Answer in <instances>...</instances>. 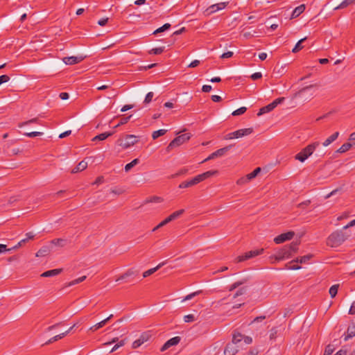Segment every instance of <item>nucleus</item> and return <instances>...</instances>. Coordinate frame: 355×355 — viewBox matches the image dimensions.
<instances>
[{
	"label": "nucleus",
	"mask_w": 355,
	"mask_h": 355,
	"mask_svg": "<svg viewBox=\"0 0 355 355\" xmlns=\"http://www.w3.org/2000/svg\"><path fill=\"white\" fill-rule=\"evenodd\" d=\"M350 234L343 232V230L333 232L327 239V245L331 248H337L341 245L349 237Z\"/></svg>",
	"instance_id": "nucleus-1"
},
{
	"label": "nucleus",
	"mask_w": 355,
	"mask_h": 355,
	"mask_svg": "<svg viewBox=\"0 0 355 355\" xmlns=\"http://www.w3.org/2000/svg\"><path fill=\"white\" fill-rule=\"evenodd\" d=\"M217 173H218V171H216V170L208 171L202 174L196 175V177H194L193 178H192L191 180H190L189 181L182 182V183L180 184L179 188L184 189V188L193 187V186L205 180L206 179H207L214 175H216Z\"/></svg>",
	"instance_id": "nucleus-2"
},
{
	"label": "nucleus",
	"mask_w": 355,
	"mask_h": 355,
	"mask_svg": "<svg viewBox=\"0 0 355 355\" xmlns=\"http://www.w3.org/2000/svg\"><path fill=\"white\" fill-rule=\"evenodd\" d=\"M320 146V143L318 141L313 142L305 148L301 150L300 153L295 155V159L300 161V162H304L307 158H309L315 151V150Z\"/></svg>",
	"instance_id": "nucleus-3"
},
{
	"label": "nucleus",
	"mask_w": 355,
	"mask_h": 355,
	"mask_svg": "<svg viewBox=\"0 0 355 355\" xmlns=\"http://www.w3.org/2000/svg\"><path fill=\"white\" fill-rule=\"evenodd\" d=\"M138 137L134 135H125L117 140V144L123 149H127L138 142Z\"/></svg>",
	"instance_id": "nucleus-4"
},
{
	"label": "nucleus",
	"mask_w": 355,
	"mask_h": 355,
	"mask_svg": "<svg viewBox=\"0 0 355 355\" xmlns=\"http://www.w3.org/2000/svg\"><path fill=\"white\" fill-rule=\"evenodd\" d=\"M190 138H191V135H190V134H188V133L183 134V135H181L177 137H175L168 145V146L166 148V150L167 151L171 150L173 148L178 147V146L182 145V144H184V142L187 141L188 140H189Z\"/></svg>",
	"instance_id": "nucleus-5"
},
{
	"label": "nucleus",
	"mask_w": 355,
	"mask_h": 355,
	"mask_svg": "<svg viewBox=\"0 0 355 355\" xmlns=\"http://www.w3.org/2000/svg\"><path fill=\"white\" fill-rule=\"evenodd\" d=\"M284 100H285L284 97H280V98H276L271 103L260 108L259 112L257 113V115L261 116L263 114L268 113V112L272 111L279 104H281L282 103H283L284 101Z\"/></svg>",
	"instance_id": "nucleus-6"
},
{
	"label": "nucleus",
	"mask_w": 355,
	"mask_h": 355,
	"mask_svg": "<svg viewBox=\"0 0 355 355\" xmlns=\"http://www.w3.org/2000/svg\"><path fill=\"white\" fill-rule=\"evenodd\" d=\"M292 257L290 250L287 245L284 246L280 249L274 257H270V259H275V261H279L283 259H289Z\"/></svg>",
	"instance_id": "nucleus-7"
},
{
	"label": "nucleus",
	"mask_w": 355,
	"mask_h": 355,
	"mask_svg": "<svg viewBox=\"0 0 355 355\" xmlns=\"http://www.w3.org/2000/svg\"><path fill=\"white\" fill-rule=\"evenodd\" d=\"M264 251L263 248L250 250L245 252L244 254L237 257L236 262H241L247 259H251L259 254H261Z\"/></svg>",
	"instance_id": "nucleus-8"
},
{
	"label": "nucleus",
	"mask_w": 355,
	"mask_h": 355,
	"mask_svg": "<svg viewBox=\"0 0 355 355\" xmlns=\"http://www.w3.org/2000/svg\"><path fill=\"white\" fill-rule=\"evenodd\" d=\"M234 145L232 144H230L229 146H227L224 148H220L217 150H216L215 152L212 153L211 154H210L205 159H204L202 162H207L209 160H211V159H215L216 157H222L223 155H225V153L230 150L232 147H233Z\"/></svg>",
	"instance_id": "nucleus-9"
},
{
	"label": "nucleus",
	"mask_w": 355,
	"mask_h": 355,
	"mask_svg": "<svg viewBox=\"0 0 355 355\" xmlns=\"http://www.w3.org/2000/svg\"><path fill=\"white\" fill-rule=\"evenodd\" d=\"M229 1H224L218 3H215L209 6L205 11L207 15H210L217 11L221 10L226 8L229 4Z\"/></svg>",
	"instance_id": "nucleus-10"
},
{
	"label": "nucleus",
	"mask_w": 355,
	"mask_h": 355,
	"mask_svg": "<svg viewBox=\"0 0 355 355\" xmlns=\"http://www.w3.org/2000/svg\"><path fill=\"white\" fill-rule=\"evenodd\" d=\"M294 232L290 231L286 233L281 234L274 239V241L277 244L282 243L286 241L291 240L294 236Z\"/></svg>",
	"instance_id": "nucleus-11"
},
{
	"label": "nucleus",
	"mask_w": 355,
	"mask_h": 355,
	"mask_svg": "<svg viewBox=\"0 0 355 355\" xmlns=\"http://www.w3.org/2000/svg\"><path fill=\"white\" fill-rule=\"evenodd\" d=\"M150 336H151V335L149 332L142 333L141 334L140 337L137 340H136L133 342L132 348L133 349L138 348L142 344L147 342L150 339Z\"/></svg>",
	"instance_id": "nucleus-12"
},
{
	"label": "nucleus",
	"mask_w": 355,
	"mask_h": 355,
	"mask_svg": "<svg viewBox=\"0 0 355 355\" xmlns=\"http://www.w3.org/2000/svg\"><path fill=\"white\" fill-rule=\"evenodd\" d=\"M181 338L180 336L173 337L167 340L164 345L161 347V352H164L172 346L177 345L180 342Z\"/></svg>",
	"instance_id": "nucleus-13"
},
{
	"label": "nucleus",
	"mask_w": 355,
	"mask_h": 355,
	"mask_svg": "<svg viewBox=\"0 0 355 355\" xmlns=\"http://www.w3.org/2000/svg\"><path fill=\"white\" fill-rule=\"evenodd\" d=\"M85 57V56H69V57H64L62 59V61L66 64L69 65L75 64L77 63L80 62L84 60Z\"/></svg>",
	"instance_id": "nucleus-14"
},
{
	"label": "nucleus",
	"mask_w": 355,
	"mask_h": 355,
	"mask_svg": "<svg viewBox=\"0 0 355 355\" xmlns=\"http://www.w3.org/2000/svg\"><path fill=\"white\" fill-rule=\"evenodd\" d=\"M254 132L253 128H248L236 130L234 132V139L250 135Z\"/></svg>",
	"instance_id": "nucleus-15"
},
{
	"label": "nucleus",
	"mask_w": 355,
	"mask_h": 355,
	"mask_svg": "<svg viewBox=\"0 0 355 355\" xmlns=\"http://www.w3.org/2000/svg\"><path fill=\"white\" fill-rule=\"evenodd\" d=\"M238 347L234 343H228L224 349L225 355H235L238 353Z\"/></svg>",
	"instance_id": "nucleus-16"
},
{
	"label": "nucleus",
	"mask_w": 355,
	"mask_h": 355,
	"mask_svg": "<svg viewBox=\"0 0 355 355\" xmlns=\"http://www.w3.org/2000/svg\"><path fill=\"white\" fill-rule=\"evenodd\" d=\"M354 336H355V323L352 322L347 328V334L345 335L344 340L347 341Z\"/></svg>",
	"instance_id": "nucleus-17"
},
{
	"label": "nucleus",
	"mask_w": 355,
	"mask_h": 355,
	"mask_svg": "<svg viewBox=\"0 0 355 355\" xmlns=\"http://www.w3.org/2000/svg\"><path fill=\"white\" fill-rule=\"evenodd\" d=\"M305 5L302 4L297 7H296L291 14V19H294L300 16L304 10H305Z\"/></svg>",
	"instance_id": "nucleus-18"
},
{
	"label": "nucleus",
	"mask_w": 355,
	"mask_h": 355,
	"mask_svg": "<svg viewBox=\"0 0 355 355\" xmlns=\"http://www.w3.org/2000/svg\"><path fill=\"white\" fill-rule=\"evenodd\" d=\"M62 269H61V268H56V269L47 270V271L43 272L41 275V276L43 277L56 276V275H59L62 272Z\"/></svg>",
	"instance_id": "nucleus-19"
},
{
	"label": "nucleus",
	"mask_w": 355,
	"mask_h": 355,
	"mask_svg": "<svg viewBox=\"0 0 355 355\" xmlns=\"http://www.w3.org/2000/svg\"><path fill=\"white\" fill-rule=\"evenodd\" d=\"M87 167V162L83 160L78 163V164L72 169L71 173H76L85 170Z\"/></svg>",
	"instance_id": "nucleus-20"
},
{
	"label": "nucleus",
	"mask_w": 355,
	"mask_h": 355,
	"mask_svg": "<svg viewBox=\"0 0 355 355\" xmlns=\"http://www.w3.org/2000/svg\"><path fill=\"white\" fill-rule=\"evenodd\" d=\"M299 263V259H293L287 264H286V267L288 270H298L300 269L301 267L297 264Z\"/></svg>",
	"instance_id": "nucleus-21"
},
{
	"label": "nucleus",
	"mask_w": 355,
	"mask_h": 355,
	"mask_svg": "<svg viewBox=\"0 0 355 355\" xmlns=\"http://www.w3.org/2000/svg\"><path fill=\"white\" fill-rule=\"evenodd\" d=\"M164 263L162 262V263H159L156 267L153 268H150L146 271H145L144 273H143V277L144 278H146L151 275H153L154 272H155L157 270H159L162 266H164Z\"/></svg>",
	"instance_id": "nucleus-22"
},
{
	"label": "nucleus",
	"mask_w": 355,
	"mask_h": 355,
	"mask_svg": "<svg viewBox=\"0 0 355 355\" xmlns=\"http://www.w3.org/2000/svg\"><path fill=\"white\" fill-rule=\"evenodd\" d=\"M339 136V132H336L333 135H331L330 137H329L323 143L322 145L324 146H327L330 145L332 142H334Z\"/></svg>",
	"instance_id": "nucleus-23"
},
{
	"label": "nucleus",
	"mask_w": 355,
	"mask_h": 355,
	"mask_svg": "<svg viewBox=\"0 0 355 355\" xmlns=\"http://www.w3.org/2000/svg\"><path fill=\"white\" fill-rule=\"evenodd\" d=\"M306 37L301 39L300 40H299L297 44H295V46H294V48L292 50V52L294 53H297L298 51H300V50H302L303 48H304V46L302 45V43L306 40Z\"/></svg>",
	"instance_id": "nucleus-24"
},
{
	"label": "nucleus",
	"mask_w": 355,
	"mask_h": 355,
	"mask_svg": "<svg viewBox=\"0 0 355 355\" xmlns=\"http://www.w3.org/2000/svg\"><path fill=\"white\" fill-rule=\"evenodd\" d=\"M354 3L355 0H344L338 6L335 8V10L343 9Z\"/></svg>",
	"instance_id": "nucleus-25"
},
{
	"label": "nucleus",
	"mask_w": 355,
	"mask_h": 355,
	"mask_svg": "<svg viewBox=\"0 0 355 355\" xmlns=\"http://www.w3.org/2000/svg\"><path fill=\"white\" fill-rule=\"evenodd\" d=\"M352 144L345 143L336 150V153H344L348 151L352 148Z\"/></svg>",
	"instance_id": "nucleus-26"
},
{
	"label": "nucleus",
	"mask_w": 355,
	"mask_h": 355,
	"mask_svg": "<svg viewBox=\"0 0 355 355\" xmlns=\"http://www.w3.org/2000/svg\"><path fill=\"white\" fill-rule=\"evenodd\" d=\"M113 135V132H103L101 134H99L98 135H96L93 138V141L98 140V141H103L106 139L108 137Z\"/></svg>",
	"instance_id": "nucleus-27"
},
{
	"label": "nucleus",
	"mask_w": 355,
	"mask_h": 355,
	"mask_svg": "<svg viewBox=\"0 0 355 355\" xmlns=\"http://www.w3.org/2000/svg\"><path fill=\"white\" fill-rule=\"evenodd\" d=\"M139 163V159H137V158L134 159L131 162L127 164L125 166V172L130 171L132 167H134L135 166H136Z\"/></svg>",
	"instance_id": "nucleus-28"
},
{
	"label": "nucleus",
	"mask_w": 355,
	"mask_h": 355,
	"mask_svg": "<svg viewBox=\"0 0 355 355\" xmlns=\"http://www.w3.org/2000/svg\"><path fill=\"white\" fill-rule=\"evenodd\" d=\"M167 130L164 129H160L156 131H154L152 134V137L153 139H157L158 137L164 135L166 133Z\"/></svg>",
	"instance_id": "nucleus-29"
},
{
	"label": "nucleus",
	"mask_w": 355,
	"mask_h": 355,
	"mask_svg": "<svg viewBox=\"0 0 355 355\" xmlns=\"http://www.w3.org/2000/svg\"><path fill=\"white\" fill-rule=\"evenodd\" d=\"M298 245L299 243L297 242H292L289 245H287L292 256L297 252L298 250Z\"/></svg>",
	"instance_id": "nucleus-30"
},
{
	"label": "nucleus",
	"mask_w": 355,
	"mask_h": 355,
	"mask_svg": "<svg viewBox=\"0 0 355 355\" xmlns=\"http://www.w3.org/2000/svg\"><path fill=\"white\" fill-rule=\"evenodd\" d=\"M31 123H37V124H40L39 123V120L37 118H33V119H31L28 121H24V122H21L20 123L18 124V127L19 128H21L24 125H29V124H31Z\"/></svg>",
	"instance_id": "nucleus-31"
},
{
	"label": "nucleus",
	"mask_w": 355,
	"mask_h": 355,
	"mask_svg": "<svg viewBox=\"0 0 355 355\" xmlns=\"http://www.w3.org/2000/svg\"><path fill=\"white\" fill-rule=\"evenodd\" d=\"M338 287L339 284H334L330 287L329 293L332 298L335 297L337 295Z\"/></svg>",
	"instance_id": "nucleus-32"
},
{
	"label": "nucleus",
	"mask_w": 355,
	"mask_h": 355,
	"mask_svg": "<svg viewBox=\"0 0 355 355\" xmlns=\"http://www.w3.org/2000/svg\"><path fill=\"white\" fill-rule=\"evenodd\" d=\"M165 47L161 46L157 48H153L148 51L149 54L159 55L164 51Z\"/></svg>",
	"instance_id": "nucleus-33"
},
{
	"label": "nucleus",
	"mask_w": 355,
	"mask_h": 355,
	"mask_svg": "<svg viewBox=\"0 0 355 355\" xmlns=\"http://www.w3.org/2000/svg\"><path fill=\"white\" fill-rule=\"evenodd\" d=\"M51 243L60 247H64L67 241L63 239H55L51 241Z\"/></svg>",
	"instance_id": "nucleus-34"
},
{
	"label": "nucleus",
	"mask_w": 355,
	"mask_h": 355,
	"mask_svg": "<svg viewBox=\"0 0 355 355\" xmlns=\"http://www.w3.org/2000/svg\"><path fill=\"white\" fill-rule=\"evenodd\" d=\"M261 168L257 167L252 172L248 173L247 176L248 177L249 180H251L253 178H256L257 175L260 173Z\"/></svg>",
	"instance_id": "nucleus-35"
},
{
	"label": "nucleus",
	"mask_w": 355,
	"mask_h": 355,
	"mask_svg": "<svg viewBox=\"0 0 355 355\" xmlns=\"http://www.w3.org/2000/svg\"><path fill=\"white\" fill-rule=\"evenodd\" d=\"M87 278V277L85 275L84 276H82L80 277H78L71 282H70L69 284H68V286H73V285H76V284H78L79 283H81L83 282L85 279Z\"/></svg>",
	"instance_id": "nucleus-36"
},
{
	"label": "nucleus",
	"mask_w": 355,
	"mask_h": 355,
	"mask_svg": "<svg viewBox=\"0 0 355 355\" xmlns=\"http://www.w3.org/2000/svg\"><path fill=\"white\" fill-rule=\"evenodd\" d=\"M170 27H171V24L166 23V24H164L162 26H161L159 28H157V30H155L153 32V34L156 35V34H157L159 33L163 32V31H164L166 30H168Z\"/></svg>",
	"instance_id": "nucleus-37"
},
{
	"label": "nucleus",
	"mask_w": 355,
	"mask_h": 355,
	"mask_svg": "<svg viewBox=\"0 0 355 355\" xmlns=\"http://www.w3.org/2000/svg\"><path fill=\"white\" fill-rule=\"evenodd\" d=\"M242 337L243 336L240 333L234 334L233 335L232 341L231 343H234V345H236L238 343L241 341Z\"/></svg>",
	"instance_id": "nucleus-38"
},
{
	"label": "nucleus",
	"mask_w": 355,
	"mask_h": 355,
	"mask_svg": "<svg viewBox=\"0 0 355 355\" xmlns=\"http://www.w3.org/2000/svg\"><path fill=\"white\" fill-rule=\"evenodd\" d=\"M184 212V209H180V210L175 211L170 215V217L171 218L172 220H174L176 218H178L179 216H180Z\"/></svg>",
	"instance_id": "nucleus-39"
},
{
	"label": "nucleus",
	"mask_w": 355,
	"mask_h": 355,
	"mask_svg": "<svg viewBox=\"0 0 355 355\" xmlns=\"http://www.w3.org/2000/svg\"><path fill=\"white\" fill-rule=\"evenodd\" d=\"M136 275V272L135 271H134L133 270H129L125 274H123L119 278H118L116 279V281H119L121 279H123L126 278L127 277L132 276V275Z\"/></svg>",
	"instance_id": "nucleus-40"
},
{
	"label": "nucleus",
	"mask_w": 355,
	"mask_h": 355,
	"mask_svg": "<svg viewBox=\"0 0 355 355\" xmlns=\"http://www.w3.org/2000/svg\"><path fill=\"white\" fill-rule=\"evenodd\" d=\"M245 282V280H243V281H238V282H234L233 284H232L230 288H229V291H234V289H236V288H238L239 286H240L241 285L243 284Z\"/></svg>",
	"instance_id": "nucleus-41"
},
{
	"label": "nucleus",
	"mask_w": 355,
	"mask_h": 355,
	"mask_svg": "<svg viewBox=\"0 0 355 355\" xmlns=\"http://www.w3.org/2000/svg\"><path fill=\"white\" fill-rule=\"evenodd\" d=\"M246 110H247V108L245 107H241L234 110L232 114L233 116H239V115L244 114L246 112Z\"/></svg>",
	"instance_id": "nucleus-42"
},
{
	"label": "nucleus",
	"mask_w": 355,
	"mask_h": 355,
	"mask_svg": "<svg viewBox=\"0 0 355 355\" xmlns=\"http://www.w3.org/2000/svg\"><path fill=\"white\" fill-rule=\"evenodd\" d=\"M311 258H312V255L311 254H307V255H305V256H302V257L298 258L299 259V263H306Z\"/></svg>",
	"instance_id": "nucleus-43"
},
{
	"label": "nucleus",
	"mask_w": 355,
	"mask_h": 355,
	"mask_svg": "<svg viewBox=\"0 0 355 355\" xmlns=\"http://www.w3.org/2000/svg\"><path fill=\"white\" fill-rule=\"evenodd\" d=\"M250 181L247 175H245V177H242L241 178H239L237 181H236V184L238 185H243V184H246L247 182H248Z\"/></svg>",
	"instance_id": "nucleus-44"
},
{
	"label": "nucleus",
	"mask_w": 355,
	"mask_h": 355,
	"mask_svg": "<svg viewBox=\"0 0 355 355\" xmlns=\"http://www.w3.org/2000/svg\"><path fill=\"white\" fill-rule=\"evenodd\" d=\"M43 135V132H26L24 133V135L28 137H37V136H41Z\"/></svg>",
	"instance_id": "nucleus-45"
},
{
	"label": "nucleus",
	"mask_w": 355,
	"mask_h": 355,
	"mask_svg": "<svg viewBox=\"0 0 355 355\" xmlns=\"http://www.w3.org/2000/svg\"><path fill=\"white\" fill-rule=\"evenodd\" d=\"M153 96H154L153 92H148L145 97L144 103L146 104L150 103Z\"/></svg>",
	"instance_id": "nucleus-46"
},
{
	"label": "nucleus",
	"mask_w": 355,
	"mask_h": 355,
	"mask_svg": "<svg viewBox=\"0 0 355 355\" xmlns=\"http://www.w3.org/2000/svg\"><path fill=\"white\" fill-rule=\"evenodd\" d=\"M103 326H105V322H103L102 321H101V322H98L97 324H94V326L91 327L89 329L92 331H95L97 329L103 327Z\"/></svg>",
	"instance_id": "nucleus-47"
},
{
	"label": "nucleus",
	"mask_w": 355,
	"mask_h": 355,
	"mask_svg": "<svg viewBox=\"0 0 355 355\" xmlns=\"http://www.w3.org/2000/svg\"><path fill=\"white\" fill-rule=\"evenodd\" d=\"M188 171H189L188 168H182L180 170H179L176 173L173 175V178H175V177H178V176H180V175H184V174L187 173Z\"/></svg>",
	"instance_id": "nucleus-48"
},
{
	"label": "nucleus",
	"mask_w": 355,
	"mask_h": 355,
	"mask_svg": "<svg viewBox=\"0 0 355 355\" xmlns=\"http://www.w3.org/2000/svg\"><path fill=\"white\" fill-rule=\"evenodd\" d=\"M132 117V115H130V116H123L119 122L118 123V125H124L125 123H127L129 120L130 119V118Z\"/></svg>",
	"instance_id": "nucleus-49"
},
{
	"label": "nucleus",
	"mask_w": 355,
	"mask_h": 355,
	"mask_svg": "<svg viewBox=\"0 0 355 355\" xmlns=\"http://www.w3.org/2000/svg\"><path fill=\"white\" fill-rule=\"evenodd\" d=\"M48 251H49V250H48L47 248H42V249L38 250V252L36 254V256L37 257L44 256V255H46L48 253Z\"/></svg>",
	"instance_id": "nucleus-50"
},
{
	"label": "nucleus",
	"mask_w": 355,
	"mask_h": 355,
	"mask_svg": "<svg viewBox=\"0 0 355 355\" xmlns=\"http://www.w3.org/2000/svg\"><path fill=\"white\" fill-rule=\"evenodd\" d=\"M184 322H191L195 320V316L193 314H189L184 316Z\"/></svg>",
	"instance_id": "nucleus-51"
},
{
	"label": "nucleus",
	"mask_w": 355,
	"mask_h": 355,
	"mask_svg": "<svg viewBox=\"0 0 355 355\" xmlns=\"http://www.w3.org/2000/svg\"><path fill=\"white\" fill-rule=\"evenodd\" d=\"M200 293V291H196L194 293H192L191 294L187 295L183 300V301H187L191 300L193 297L198 295Z\"/></svg>",
	"instance_id": "nucleus-52"
},
{
	"label": "nucleus",
	"mask_w": 355,
	"mask_h": 355,
	"mask_svg": "<svg viewBox=\"0 0 355 355\" xmlns=\"http://www.w3.org/2000/svg\"><path fill=\"white\" fill-rule=\"evenodd\" d=\"M10 80V77L8 75H1L0 76V85L3 83H7Z\"/></svg>",
	"instance_id": "nucleus-53"
},
{
	"label": "nucleus",
	"mask_w": 355,
	"mask_h": 355,
	"mask_svg": "<svg viewBox=\"0 0 355 355\" xmlns=\"http://www.w3.org/2000/svg\"><path fill=\"white\" fill-rule=\"evenodd\" d=\"M334 352V349L331 345H328L326 347L324 355H331Z\"/></svg>",
	"instance_id": "nucleus-54"
},
{
	"label": "nucleus",
	"mask_w": 355,
	"mask_h": 355,
	"mask_svg": "<svg viewBox=\"0 0 355 355\" xmlns=\"http://www.w3.org/2000/svg\"><path fill=\"white\" fill-rule=\"evenodd\" d=\"M277 330L276 329V328H272L270 331V339H275L277 336Z\"/></svg>",
	"instance_id": "nucleus-55"
},
{
	"label": "nucleus",
	"mask_w": 355,
	"mask_h": 355,
	"mask_svg": "<svg viewBox=\"0 0 355 355\" xmlns=\"http://www.w3.org/2000/svg\"><path fill=\"white\" fill-rule=\"evenodd\" d=\"M69 334V331H66L64 333H62L60 334L56 335L54 336V340H58L59 339H61L64 338L65 336H67Z\"/></svg>",
	"instance_id": "nucleus-56"
},
{
	"label": "nucleus",
	"mask_w": 355,
	"mask_h": 355,
	"mask_svg": "<svg viewBox=\"0 0 355 355\" xmlns=\"http://www.w3.org/2000/svg\"><path fill=\"white\" fill-rule=\"evenodd\" d=\"M262 77V74L261 72H256V73H254L253 74L251 75L250 78L255 80H257V79H259Z\"/></svg>",
	"instance_id": "nucleus-57"
},
{
	"label": "nucleus",
	"mask_w": 355,
	"mask_h": 355,
	"mask_svg": "<svg viewBox=\"0 0 355 355\" xmlns=\"http://www.w3.org/2000/svg\"><path fill=\"white\" fill-rule=\"evenodd\" d=\"M311 203L309 200L304 201L300 204H298L297 207L301 209H304L306 206H308Z\"/></svg>",
	"instance_id": "nucleus-58"
},
{
	"label": "nucleus",
	"mask_w": 355,
	"mask_h": 355,
	"mask_svg": "<svg viewBox=\"0 0 355 355\" xmlns=\"http://www.w3.org/2000/svg\"><path fill=\"white\" fill-rule=\"evenodd\" d=\"M233 55V52L232 51H227L226 53H223L221 55H220V58L222 59H226V58H231L232 57Z\"/></svg>",
	"instance_id": "nucleus-59"
},
{
	"label": "nucleus",
	"mask_w": 355,
	"mask_h": 355,
	"mask_svg": "<svg viewBox=\"0 0 355 355\" xmlns=\"http://www.w3.org/2000/svg\"><path fill=\"white\" fill-rule=\"evenodd\" d=\"M12 250V248H7V246L4 244H0V253L11 251Z\"/></svg>",
	"instance_id": "nucleus-60"
},
{
	"label": "nucleus",
	"mask_w": 355,
	"mask_h": 355,
	"mask_svg": "<svg viewBox=\"0 0 355 355\" xmlns=\"http://www.w3.org/2000/svg\"><path fill=\"white\" fill-rule=\"evenodd\" d=\"M212 87L211 85H203L202 87V91L203 92H209L211 90Z\"/></svg>",
	"instance_id": "nucleus-61"
},
{
	"label": "nucleus",
	"mask_w": 355,
	"mask_h": 355,
	"mask_svg": "<svg viewBox=\"0 0 355 355\" xmlns=\"http://www.w3.org/2000/svg\"><path fill=\"white\" fill-rule=\"evenodd\" d=\"M355 225V219L352 220V221H350L347 225H346L345 226H344L343 227V230H347L351 227H353Z\"/></svg>",
	"instance_id": "nucleus-62"
},
{
	"label": "nucleus",
	"mask_w": 355,
	"mask_h": 355,
	"mask_svg": "<svg viewBox=\"0 0 355 355\" xmlns=\"http://www.w3.org/2000/svg\"><path fill=\"white\" fill-rule=\"evenodd\" d=\"M200 64V61L198 60H195L193 61H192L189 64V67H191V68H193V67H196L197 66H198Z\"/></svg>",
	"instance_id": "nucleus-63"
},
{
	"label": "nucleus",
	"mask_w": 355,
	"mask_h": 355,
	"mask_svg": "<svg viewBox=\"0 0 355 355\" xmlns=\"http://www.w3.org/2000/svg\"><path fill=\"white\" fill-rule=\"evenodd\" d=\"M349 314L354 315L355 314V300L352 302L351 307L349 311Z\"/></svg>",
	"instance_id": "nucleus-64"
}]
</instances>
